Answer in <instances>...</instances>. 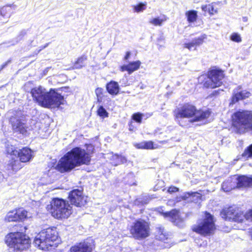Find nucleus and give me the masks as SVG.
Instances as JSON below:
<instances>
[{
    "mask_svg": "<svg viewBox=\"0 0 252 252\" xmlns=\"http://www.w3.org/2000/svg\"><path fill=\"white\" fill-rule=\"evenodd\" d=\"M48 45V44H47L45 46H44V48H45L46 47H47V46Z\"/></svg>",
    "mask_w": 252,
    "mask_h": 252,
    "instance_id": "53",
    "label": "nucleus"
},
{
    "mask_svg": "<svg viewBox=\"0 0 252 252\" xmlns=\"http://www.w3.org/2000/svg\"><path fill=\"white\" fill-rule=\"evenodd\" d=\"M131 129H132V127L129 128V130H131Z\"/></svg>",
    "mask_w": 252,
    "mask_h": 252,
    "instance_id": "54",
    "label": "nucleus"
},
{
    "mask_svg": "<svg viewBox=\"0 0 252 252\" xmlns=\"http://www.w3.org/2000/svg\"><path fill=\"white\" fill-rule=\"evenodd\" d=\"M178 213V211L172 210L170 212L165 213V216L170 217V220L175 223L176 225L181 226H182L183 221L179 219Z\"/></svg>",
    "mask_w": 252,
    "mask_h": 252,
    "instance_id": "20",
    "label": "nucleus"
},
{
    "mask_svg": "<svg viewBox=\"0 0 252 252\" xmlns=\"http://www.w3.org/2000/svg\"><path fill=\"white\" fill-rule=\"evenodd\" d=\"M242 157L247 159L252 158V144L245 150Z\"/></svg>",
    "mask_w": 252,
    "mask_h": 252,
    "instance_id": "32",
    "label": "nucleus"
},
{
    "mask_svg": "<svg viewBox=\"0 0 252 252\" xmlns=\"http://www.w3.org/2000/svg\"><path fill=\"white\" fill-rule=\"evenodd\" d=\"M224 77L223 72L220 70L212 69L207 74H203L198 78V82L206 88H215L220 86Z\"/></svg>",
    "mask_w": 252,
    "mask_h": 252,
    "instance_id": "7",
    "label": "nucleus"
},
{
    "mask_svg": "<svg viewBox=\"0 0 252 252\" xmlns=\"http://www.w3.org/2000/svg\"><path fill=\"white\" fill-rule=\"evenodd\" d=\"M250 235L251 236V238H252V228L251 229V230L250 231Z\"/></svg>",
    "mask_w": 252,
    "mask_h": 252,
    "instance_id": "52",
    "label": "nucleus"
},
{
    "mask_svg": "<svg viewBox=\"0 0 252 252\" xmlns=\"http://www.w3.org/2000/svg\"><path fill=\"white\" fill-rule=\"evenodd\" d=\"M231 39L233 41L237 42H239L241 41V38L240 37V35L236 33H233L230 37Z\"/></svg>",
    "mask_w": 252,
    "mask_h": 252,
    "instance_id": "39",
    "label": "nucleus"
},
{
    "mask_svg": "<svg viewBox=\"0 0 252 252\" xmlns=\"http://www.w3.org/2000/svg\"><path fill=\"white\" fill-rule=\"evenodd\" d=\"M26 34V31L25 30H22L21 31L19 34V35L16 38V40L14 43H12V45H14L21 40L23 37Z\"/></svg>",
    "mask_w": 252,
    "mask_h": 252,
    "instance_id": "37",
    "label": "nucleus"
},
{
    "mask_svg": "<svg viewBox=\"0 0 252 252\" xmlns=\"http://www.w3.org/2000/svg\"><path fill=\"white\" fill-rule=\"evenodd\" d=\"M141 64L139 61L130 62L128 64L124 65L121 67L122 71H127L129 74L139 69Z\"/></svg>",
    "mask_w": 252,
    "mask_h": 252,
    "instance_id": "19",
    "label": "nucleus"
},
{
    "mask_svg": "<svg viewBox=\"0 0 252 252\" xmlns=\"http://www.w3.org/2000/svg\"><path fill=\"white\" fill-rule=\"evenodd\" d=\"M10 122L12 128L15 132H19L22 134H25L28 127L26 126L25 117L21 112H18L14 116L11 117Z\"/></svg>",
    "mask_w": 252,
    "mask_h": 252,
    "instance_id": "12",
    "label": "nucleus"
},
{
    "mask_svg": "<svg viewBox=\"0 0 252 252\" xmlns=\"http://www.w3.org/2000/svg\"><path fill=\"white\" fill-rule=\"evenodd\" d=\"M10 122L12 128L15 132H19L22 134H25L28 127L26 126L25 117L21 112H18L14 116L11 117Z\"/></svg>",
    "mask_w": 252,
    "mask_h": 252,
    "instance_id": "13",
    "label": "nucleus"
},
{
    "mask_svg": "<svg viewBox=\"0 0 252 252\" xmlns=\"http://www.w3.org/2000/svg\"><path fill=\"white\" fill-rule=\"evenodd\" d=\"M178 190H179V189L175 187H174V186L170 187L168 189V192H169V193H173V192H177Z\"/></svg>",
    "mask_w": 252,
    "mask_h": 252,
    "instance_id": "45",
    "label": "nucleus"
},
{
    "mask_svg": "<svg viewBox=\"0 0 252 252\" xmlns=\"http://www.w3.org/2000/svg\"><path fill=\"white\" fill-rule=\"evenodd\" d=\"M112 160L113 164L117 166L119 164L126 163L127 160L125 157L116 154L112 156Z\"/></svg>",
    "mask_w": 252,
    "mask_h": 252,
    "instance_id": "26",
    "label": "nucleus"
},
{
    "mask_svg": "<svg viewBox=\"0 0 252 252\" xmlns=\"http://www.w3.org/2000/svg\"><path fill=\"white\" fill-rule=\"evenodd\" d=\"M103 89L101 88H97L95 90V94L98 97H101L102 94Z\"/></svg>",
    "mask_w": 252,
    "mask_h": 252,
    "instance_id": "44",
    "label": "nucleus"
},
{
    "mask_svg": "<svg viewBox=\"0 0 252 252\" xmlns=\"http://www.w3.org/2000/svg\"><path fill=\"white\" fill-rule=\"evenodd\" d=\"M193 43V42L192 41V40L189 43H185L184 45V48H188L189 50H191L192 49V48L196 46L195 44Z\"/></svg>",
    "mask_w": 252,
    "mask_h": 252,
    "instance_id": "40",
    "label": "nucleus"
},
{
    "mask_svg": "<svg viewBox=\"0 0 252 252\" xmlns=\"http://www.w3.org/2000/svg\"><path fill=\"white\" fill-rule=\"evenodd\" d=\"M220 215L225 220L238 223L243 222L245 220L252 221V210L244 215L243 213L238 209L234 207H230L223 209L220 212Z\"/></svg>",
    "mask_w": 252,
    "mask_h": 252,
    "instance_id": "8",
    "label": "nucleus"
},
{
    "mask_svg": "<svg viewBox=\"0 0 252 252\" xmlns=\"http://www.w3.org/2000/svg\"><path fill=\"white\" fill-rule=\"evenodd\" d=\"M106 88L108 93L111 95H116L119 93V85L117 82L114 81H111L107 83Z\"/></svg>",
    "mask_w": 252,
    "mask_h": 252,
    "instance_id": "22",
    "label": "nucleus"
},
{
    "mask_svg": "<svg viewBox=\"0 0 252 252\" xmlns=\"http://www.w3.org/2000/svg\"><path fill=\"white\" fill-rule=\"evenodd\" d=\"M120 83H122V86H126L129 85L128 83V81L127 79H123L122 80H121Z\"/></svg>",
    "mask_w": 252,
    "mask_h": 252,
    "instance_id": "46",
    "label": "nucleus"
},
{
    "mask_svg": "<svg viewBox=\"0 0 252 252\" xmlns=\"http://www.w3.org/2000/svg\"><path fill=\"white\" fill-rule=\"evenodd\" d=\"M13 10V8L11 5L3 6L0 9V15L3 18H8Z\"/></svg>",
    "mask_w": 252,
    "mask_h": 252,
    "instance_id": "23",
    "label": "nucleus"
},
{
    "mask_svg": "<svg viewBox=\"0 0 252 252\" xmlns=\"http://www.w3.org/2000/svg\"><path fill=\"white\" fill-rule=\"evenodd\" d=\"M188 21L189 23L195 22L197 18V12L195 10H189L186 13Z\"/></svg>",
    "mask_w": 252,
    "mask_h": 252,
    "instance_id": "27",
    "label": "nucleus"
},
{
    "mask_svg": "<svg viewBox=\"0 0 252 252\" xmlns=\"http://www.w3.org/2000/svg\"><path fill=\"white\" fill-rule=\"evenodd\" d=\"M210 115L209 110H197L192 105L185 104L174 112L175 120L181 126H186L189 123L203 120Z\"/></svg>",
    "mask_w": 252,
    "mask_h": 252,
    "instance_id": "2",
    "label": "nucleus"
},
{
    "mask_svg": "<svg viewBox=\"0 0 252 252\" xmlns=\"http://www.w3.org/2000/svg\"><path fill=\"white\" fill-rule=\"evenodd\" d=\"M145 149H153V142L152 141H145Z\"/></svg>",
    "mask_w": 252,
    "mask_h": 252,
    "instance_id": "42",
    "label": "nucleus"
},
{
    "mask_svg": "<svg viewBox=\"0 0 252 252\" xmlns=\"http://www.w3.org/2000/svg\"><path fill=\"white\" fill-rule=\"evenodd\" d=\"M147 3L145 1L144 2H139L136 4L132 6L134 12L139 13L143 12L147 8Z\"/></svg>",
    "mask_w": 252,
    "mask_h": 252,
    "instance_id": "25",
    "label": "nucleus"
},
{
    "mask_svg": "<svg viewBox=\"0 0 252 252\" xmlns=\"http://www.w3.org/2000/svg\"><path fill=\"white\" fill-rule=\"evenodd\" d=\"M136 147L138 149H145V142H141L136 145Z\"/></svg>",
    "mask_w": 252,
    "mask_h": 252,
    "instance_id": "47",
    "label": "nucleus"
},
{
    "mask_svg": "<svg viewBox=\"0 0 252 252\" xmlns=\"http://www.w3.org/2000/svg\"><path fill=\"white\" fill-rule=\"evenodd\" d=\"M130 55L131 53L129 51L126 52V54L124 57V60L126 61L129 58Z\"/></svg>",
    "mask_w": 252,
    "mask_h": 252,
    "instance_id": "48",
    "label": "nucleus"
},
{
    "mask_svg": "<svg viewBox=\"0 0 252 252\" xmlns=\"http://www.w3.org/2000/svg\"><path fill=\"white\" fill-rule=\"evenodd\" d=\"M33 99L45 107H58L63 104V97L54 90L49 92L41 86L36 87L31 90Z\"/></svg>",
    "mask_w": 252,
    "mask_h": 252,
    "instance_id": "3",
    "label": "nucleus"
},
{
    "mask_svg": "<svg viewBox=\"0 0 252 252\" xmlns=\"http://www.w3.org/2000/svg\"><path fill=\"white\" fill-rule=\"evenodd\" d=\"M21 162L19 159L12 158L7 165V169L10 171L16 172L22 167Z\"/></svg>",
    "mask_w": 252,
    "mask_h": 252,
    "instance_id": "21",
    "label": "nucleus"
},
{
    "mask_svg": "<svg viewBox=\"0 0 252 252\" xmlns=\"http://www.w3.org/2000/svg\"><path fill=\"white\" fill-rule=\"evenodd\" d=\"M92 248L87 241L80 243L72 246L68 252H92Z\"/></svg>",
    "mask_w": 252,
    "mask_h": 252,
    "instance_id": "16",
    "label": "nucleus"
},
{
    "mask_svg": "<svg viewBox=\"0 0 252 252\" xmlns=\"http://www.w3.org/2000/svg\"><path fill=\"white\" fill-rule=\"evenodd\" d=\"M232 118L234 126L248 129L252 122V113L249 111H238L233 115Z\"/></svg>",
    "mask_w": 252,
    "mask_h": 252,
    "instance_id": "11",
    "label": "nucleus"
},
{
    "mask_svg": "<svg viewBox=\"0 0 252 252\" xmlns=\"http://www.w3.org/2000/svg\"><path fill=\"white\" fill-rule=\"evenodd\" d=\"M166 20V18L164 17V18H160L159 17H157L155 18L151 19L149 20V23L155 26H161L162 24V23Z\"/></svg>",
    "mask_w": 252,
    "mask_h": 252,
    "instance_id": "31",
    "label": "nucleus"
},
{
    "mask_svg": "<svg viewBox=\"0 0 252 252\" xmlns=\"http://www.w3.org/2000/svg\"><path fill=\"white\" fill-rule=\"evenodd\" d=\"M33 151L30 148L25 147L17 151V155L22 162H27L33 158Z\"/></svg>",
    "mask_w": 252,
    "mask_h": 252,
    "instance_id": "15",
    "label": "nucleus"
},
{
    "mask_svg": "<svg viewBox=\"0 0 252 252\" xmlns=\"http://www.w3.org/2000/svg\"><path fill=\"white\" fill-rule=\"evenodd\" d=\"M46 208L58 219H66L72 214V207L68 201L61 198L53 199Z\"/></svg>",
    "mask_w": 252,
    "mask_h": 252,
    "instance_id": "6",
    "label": "nucleus"
},
{
    "mask_svg": "<svg viewBox=\"0 0 252 252\" xmlns=\"http://www.w3.org/2000/svg\"><path fill=\"white\" fill-rule=\"evenodd\" d=\"M221 188L225 192H228L234 188L232 184L231 181L229 180L223 182L222 184Z\"/></svg>",
    "mask_w": 252,
    "mask_h": 252,
    "instance_id": "30",
    "label": "nucleus"
},
{
    "mask_svg": "<svg viewBox=\"0 0 252 252\" xmlns=\"http://www.w3.org/2000/svg\"><path fill=\"white\" fill-rule=\"evenodd\" d=\"M58 234L56 228H48L40 232L35 237L34 243L42 250H49L56 247Z\"/></svg>",
    "mask_w": 252,
    "mask_h": 252,
    "instance_id": "5",
    "label": "nucleus"
},
{
    "mask_svg": "<svg viewBox=\"0 0 252 252\" xmlns=\"http://www.w3.org/2000/svg\"><path fill=\"white\" fill-rule=\"evenodd\" d=\"M206 38V35L205 34L197 38H195L192 40L193 42V44H195L196 46H199L203 43L204 39Z\"/></svg>",
    "mask_w": 252,
    "mask_h": 252,
    "instance_id": "35",
    "label": "nucleus"
},
{
    "mask_svg": "<svg viewBox=\"0 0 252 252\" xmlns=\"http://www.w3.org/2000/svg\"><path fill=\"white\" fill-rule=\"evenodd\" d=\"M250 93L247 91L238 92V90L235 89L230 104H233L240 100L248 98L250 96Z\"/></svg>",
    "mask_w": 252,
    "mask_h": 252,
    "instance_id": "18",
    "label": "nucleus"
},
{
    "mask_svg": "<svg viewBox=\"0 0 252 252\" xmlns=\"http://www.w3.org/2000/svg\"><path fill=\"white\" fill-rule=\"evenodd\" d=\"M143 114L140 113H134L132 115V119L133 120L138 123H141L142 122Z\"/></svg>",
    "mask_w": 252,
    "mask_h": 252,
    "instance_id": "38",
    "label": "nucleus"
},
{
    "mask_svg": "<svg viewBox=\"0 0 252 252\" xmlns=\"http://www.w3.org/2000/svg\"><path fill=\"white\" fill-rule=\"evenodd\" d=\"M89 154L79 147L72 149L59 161L57 168L61 172L69 171L76 166L88 164L90 161Z\"/></svg>",
    "mask_w": 252,
    "mask_h": 252,
    "instance_id": "1",
    "label": "nucleus"
},
{
    "mask_svg": "<svg viewBox=\"0 0 252 252\" xmlns=\"http://www.w3.org/2000/svg\"><path fill=\"white\" fill-rule=\"evenodd\" d=\"M129 232L135 240L145 239L150 235V224L144 220H136L130 226Z\"/></svg>",
    "mask_w": 252,
    "mask_h": 252,
    "instance_id": "9",
    "label": "nucleus"
},
{
    "mask_svg": "<svg viewBox=\"0 0 252 252\" xmlns=\"http://www.w3.org/2000/svg\"><path fill=\"white\" fill-rule=\"evenodd\" d=\"M208 12L210 14H214L217 13V11L214 9L213 5L209 4L208 5Z\"/></svg>",
    "mask_w": 252,
    "mask_h": 252,
    "instance_id": "43",
    "label": "nucleus"
},
{
    "mask_svg": "<svg viewBox=\"0 0 252 252\" xmlns=\"http://www.w3.org/2000/svg\"><path fill=\"white\" fill-rule=\"evenodd\" d=\"M87 60V56L83 55L78 58L77 61L74 63L73 66V69H81L85 66V63Z\"/></svg>",
    "mask_w": 252,
    "mask_h": 252,
    "instance_id": "24",
    "label": "nucleus"
},
{
    "mask_svg": "<svg viewBox=\"0 0 252 252\" xmlns=\"http://www.w3.org/2000/svg\"><path fill=\"white\" fill-rule=\"evenodd\" d=\"M215 229L213 217L207 212L205 213V218L192 227L193 231L204 236L213 233Z\"/></svg>",
    "mask_w": 252,
    "mask_h": 252,
    "instance_id": "10",
    "label": "nucleus"
},
{
    "mask_svg": "<svg viewBox=\"0 0 252 252\" xmlns=\"http://www.w3.org/2000/svg\"><path fill=\"white\" fill-rule=\"evenodd\" d=\"M5 219L9 222L19 220V217L17 216L16 210L9 212Z\"/></svg>",
    "mask_w": 252,
    "mask_h": 252,
    "instance_id": "29",
    "label": "nucleus"
},
{
    "mask_svg": "<svg viewBox=\"0 0 252 252\" xmlns=\"http://www.w3.org/2000/svg\"><path fill=\"white\" fill-rule=\"evenodd\" d=\"M187 195H188L189 196L190 195H193L194 196H196L197 197H200V194L197 192H191V193L188 192L185 194V196H183L182 197L183 200H185L188 197L187 196Z\"/></svg>",
    "mask_w": 252,
    "mask_h": 252,
    "instance_id": "41",
    "label": "nucleus"
},
{
    "mask_svg": "<svg viewBox=\"0 0 252 252\" xmlns=\"http://www.w3.org/2000/svg\"><path fill=\"white\" fill-rule=\"evenodd\" d=\"M17 216L19 217V220L27 218V212L23 209H19L16 210Z\"/></svg>",
    "mask_w": 252,
    "mask_h": 252,
    "instance_id": "34",
    "label": "nucleus"
},
{
    "mask_svg": "<svg viewBox=\"0 0 252 252\" xmlns=\"http://www.w3.org/2000/svg\"><path fill=\"white\" fill-rule=\"evenodd\" d=\"M98 115L102 117H106L108 116V113L103 106H100L97 110Z\"/></svg>",
    "mask_w": 252,
    "mask_h": 252,
    "instance_id": "36",
    "label": "nucleus"
},
{
    "mask_svg": "<svg viewBox=\"0 0 252 252\" xmlns=\"http://www.w3.org/2000/svg\"><path fill=\"white\" fill-rule=\"evenodd\" d=\"M201 8L203 11H208V5H202L201 7Z\"/></svg>",
    "mask_w": 252,
    "mask_h": 252,
    "instance_id": "49",
    "label": "nucleus"
},
{
    "mask_svg": "<svg viewBox=\"0 0 252 252\" xmlns=\"http://www.w3.org/2000/svg\"><path fill=\"white\" fill-rule=\"evenodd\" d=\"M68 198L72 205L77 207H81L85 205L86 198L83 195V190L74 189L70 191Z\"/></svg>",
    "mask_w": 252,
    "mask_h": 252,
    "instance_id": "14",
    "label": "nucleus"
},
{
    "mask_svg": "<svg viewBox=\"0 0 252 252\" xmlns=\"http://www.w3.org/2000/svg\"><path fill=\"white\" fill-rule=\"evenodd\" d=\"M243 20L244 22H246L247 21V18L246 17H244L243 18Z\"/></svg>",
    "mask_w": 252,
    "mask_h": 252,
    "instance_id": "51",
    "label": "nucleus"
},
{
    "mask_svg": "<svg viewBox=\"0 0 252 252\" xmlns=\"http://www.w3.org/2000/svg\"><path fill=\"white\" fill-rule=\"evenodd\" d=\"M237 187L249 188L252 187V176L240 175L237 177Z\"/></svg>",
    "mask_w": 252,
    "mask_h": 252,
    "instance_id": "17",
    "label": "nucleus"
},
{
    "mask_svg": "<svg viewBox=\"0 0 252 252\" xmlns=\"http://www.w3.org/2000/svg\"><path fill=\"white\" fill-rule=\"evenodd\" d=\"M9 62H10V61H8L7 63H5L4 64L2 65L1 67V68L0 69V71L1 69H3V68L5 66H6V65L7 64V63H9Z\"/></svg>",
    "mask_w": 252,
    "mask_h": 252,
    "instance_id": "50",
    "label": "nucleus"
},
{
    "mask_svg": "<svg viewBox=\"0 0 252 252\" xmlns=\"http://www.w3.org/2000/svg\"><path fill=\"white\" fill-rule=\"evenodd\" d=\"M157 237H158V239L161 241H164L167 239V235L164 229L162 227H159L158 228Z\"/></svg>",
    "mask_w": 252,
    "mask_h": 252,
    "instance_id": "33",
    "label": "nucleus"
},
{
    "mask_svg": "<svg viewBox=\"0 0 252 252\" xmlns=\"http://www.w3.org/2000/svg\"><path fill=\"white\" fill-rule=\"evenodd\" d=\"M5 242L8 247L9 252H22L28 249L30 240L23 233L10 232L5 237Z\"/></svg>",
    "mask_w": 252,
    "mask_h": 252,
    "instance_id": "4",
    "label": "nucleus"
},
{
    "mask_svg": "<svg viewBox=\"0 0 252 252\" xmlns=\"http://www.w3.org/2000/svg\"><path fill=\"white\" fill-rule=\"evenodd\" d=\"M5 149L7 154L16 156L17 150L15 149L14 146L11 144L9 141H7L5 143Z\"/></svg>",
    "mask_w": 252,
    "mask_h": 252,
    "instance_id": "28",
    "label": "nucleus"
},
{
    "mask_svg": "<svg viewBox=\"0 0 252 252\" xmlns=\"http://www.w3.org/2000/svg\"><path fill=\"white\" fill-rule=\"evenodd\" d=\"M131 129H132V127L129 128V130H131Z\"/></svg>",
    "mask_w": 252,
    "mask_h": 252,
    "instance_id": "55",
    "label": "nucleus"
}]
</instances>
